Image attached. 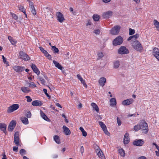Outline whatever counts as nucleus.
<instances>
[{
	"mask_svg": "<svg viewBox=\"0 0 159 159\" xmlns=\"http://www.w3.org/2000/svg\"><path fill=\"white\" fill-rule=\"evenodd\" d=\"M133 48L136 51L142 52L143 50V47L139 41H136L133 43L131 45Z\"/></svg>",
	"mask_w": 159,
	"mask_h": 159,
	"instance_id": "nucleus-1",
	"label": "nucleus"
},
{
	"mask_svg": "<svg viewBox=\"0 0 159 159\" xmlns=\"http://www.w3.org/2000/svg\"><path fill=\"white\" fill-rule=\"evenodd\" d=\"M123 38L121 36H119L114 39L112 42V44L115 46L120 45L123 43Z\"/></svg>",
	"mask_w": 159,
	"mask_h": 159,
	"instance_id": "nucleus-2",
	"label": "nucleus"
},
{
	"mask_svg": "<svg viewBox=\"0 0 159 159\" xmlns=\"http://www.w3.org/2000/svg\"><path fill=\"white\" fill-rule=\"evenodd\" d=\"M129 51L125 46H121L118 49V53L119 54H125L129 53Z\"/></svg>",
	"mask_w": 159,
	"mask_h": 159,
	"instance_id": "nucleus-3",
	"label": "nucleus"
},
{
	"mask_svg": "<svg viewBox=\"0 0 159 159\" xmlns=\"http://www.w3.org/2000/svg\"><path fill=\"white\" fill-rule=\"evenodd\" d=\"M120 27L119 26H116L114 27L110 31V33L113 35H117L119 32Z\"/></svg>",
	"mask_w": 159,
	"mask_h": 159,
	"instance_id": "nucleus-4",
	"label": "nucleus"
},
{
	"mask_svg": "<svg viewBox=\"0 0 159 159\" xmlns=\"http://www.w3.org/2000/svg\"><path fill=\"white\" fill-rule=\"evenodd\" d=\"M19 107V105L18 104L12 105L8 108L7 111L8 113H11L17 110Z\"/></svg>",
	"mask_w": 159,
	"mask_h": 159,
	"instance_id": "nucleus-5",
	"label": "nucleus"
},
{
	"mask_svg": "<svg viewBox=\"0 0 159 159\" xmlns=\"http://www.w3.org/2000/svg\"><path fill=\"white\" fill-rule=\"evenodd\" d=\"M20 58L22 59L25 61H27L30 59V57L25 52L20 51L19 52Z\"/></svg>",
	"mask_w": 159,
	"mask_h": 159,
	"instance_id": "nucleus-6",
	"label": "nucleus"
},
{
	"mask_svg": "<svg viewBox=\"0 0 159 159\" xmlns=\"http://www.w3.org/2000/svg\"><path fill=\"white\" fill-rule=\"evenodd\" d=\"M152 55L159 61V50L157 48H154L152 51Z\"/></svg>",
	"mask_w": 159,
	"mask_h": 159,
	"instance_id": "nucleus-7",
	"label": "nucleus"
},
{
	"mask_svg": "<svg viewBox=\"0 0 159 159\" xmlns=\"http://www.w3.org/2000/svg\"><path fill=\"white\" fill-rule=\"evenodd\" d=\"M95 151L98 155L99 157L101 158L102 159H105V157L103 154L102 151L99 148V147H97Z\"/></svg>",
	"mask_w": 159,
	"mask_h": 159,
	"instance_id": "nucleus-8",
	"label": "nucleus"
},
{
	"mask_svg": "<svg viewBox=\"0 0 159 159\" xmlns=\"http://www.w3.org/2000/svg\"><path fill=\"white\" fill-rule=\"evenodd\" d=\"M16 121L15 120H12L8 126V130L9 131H11L13 130L15 128L16 125Z\"/></svg>",
	"mask_w": 159,
	"mask_h": 159,
	"instance_id": "nucleus-9",
	"label": "nucleus"
},
{
	"mask_svg": "<svg viewBox=\"0 0 159 159\" xmlns=\"http://www.w3.org/2000/svg\"><path fill=\"white\" fill-rule=\"evenodd\" d=\"M57 20L60 22L62 23L65 20V19L62 14L60 12H57L56 13Z\"/></svg>",
	"mask_w": 159,
	"mask_h": 159,
	"instance_id": "nucleus-10",
	"label": "nucleus"
},
{
	"mask_svg": "<svg viewBox=\"0 0 159 159\" xmlns=\"http://www.w3.org/2000/svg\"><path fill=\"white\" fill-rule=\"evenodd\" d=\"M144 143V141L142 139L136 140L133 142V144L136 146H142Z\"/></svg>",
	"mask_w": 159,
	"mask_h": 159,
	"instance_id": "nucleus-11",
	"label": "nucleus"
},
{
	"mask_svg": "<svg viewBox=\"0 0 159 159\" xmlns=\"http://www.w3.org/2000/svg\"><path fill=\"white\" fill-rule=\"evenodd\" d=\"M134 102V100L132 98H129L125 100L122 101V104L124 106L129 105L132 104Z\"/></svg>",
	"mask_w": 159,
	"mask_h": 159,
	"instance_id": "nucleus-12",
	"label": "nucleus"
},
{
	"mask_svg": "<svg viewBox=\"0 0 159 159\" xmlns=\"http://www.w3.org/2000/svg\"><path fill=\"white\" fill-rule=\"evenodd\" d=\"M14 142L17 145H18L20 142V139L19 138V133L18 132L15 133L14 134Z\"/></svg>",
	"mask_w": 159,
	"mask_h": 159,
	"instance_id": "nucleus-13",
	"label": "nucleus"
},
{
	"mask_svg": "<svg viewBox=\"0 0 159 159\" xmlns=\"http://www.w3.org/2000/svg\"><path fill=\"white\" fill-rule=\"evenodd\" d=\"M39 48L41 51L44 54L46 57L48 59H51V56L48 54L47 51L45 50L42 47H40Z\"/></svg>",
	"mask_w": 159,
	"mask_h": 159,
	"instance_id": "nucleus-14",
	"label": "nucleus"
},
{
	"mask_svg": "<svg viewBox=\"0 0 159 159\" xmlns=\"http://www.w3.org/2000/svg\"><path fill=\"white\" fill-rule=\"evenodd\" d=\"M112 14V12L111 11H109L104 12L102 14L103 17L105 19H107L111 17Z\"/></svg>",
	"mask_w": 159,
	"mask_h": 159,
	"instance_id": "nucleus-15",
	"label": "nucleus"
},
{
	"mask_svg": "<svg viewBox=\"0 0 159 159\" xmlns=\"http://www.w3.org/2000/svg\"><path fill=\"white\" fill-rule=\"evenodd\" d=\"M62 129L64 134L66 135H68L70 134L71 132L69 129L65 125L62 127Z\"/></svg>",
	"mask_w": 159,
	"mask_h": 159,
	"instance_id": "nucleus-16",
	"label": "nucleus"
},
{
	"mask_svg": "<svg viewBox=\"0 0 159 159\" xmlns=\"http://www.w3.org/2000/svg\"><path fill=\"white\" fill-rule=\"evenodd\" d=\"M140 126V129H143L145 128H148V125L146 122L144 120L141 121L139 124Z\"/></svg>",
	"mask_w": 159,
	"mask_h": 159,
	"instance_id": "nucleus-17",
	"label": "nucleus"
},
{
	"mask_svg": "<svg viewBox=\"0 0 159 159\" xmlns=\"http://www.w3.org/2000/svg\"><path fill=\"white\" fill-rule=\"evenodd\" d=\"M98 82L100 85L102 87H103L106 83V79L105 77H101L99 80Z\"/></svg>",
	"mask_w": 159,
	"mask_h": 159,
	"instance_id": "nucleus-18",
	"label": "nucleus"
},
{
	"mask_svg": "<svg viewBox=\"0 0 159 159\" xmlns=\"http://www.w3.org/2000/svg\"><path fill=\"white\" fill-rule=\"evenodd\" d=\"M77 77L78 79L80 81L81 83L83 84L84 86L86 88H87V85L85 82V81L83 79L81 76L79 74H78L77 75Z\"/></svg>",
	"mask_w": 159,
	"mask_h": 159,
	"instance_id": "nucleus-19",
	"label": "nucleus"
},
{
	"mask_svg": "<svg viewBox=\"0 0 159 159\" xmlns=\"http://www.w3.org/2000/svg\"><path fill=\"white\" fill-rule=\"evenodd\" d=\"M14 70L17 72H21L25 69L23 67H21L19 66H15L13 67Z\"/></svg>",
	"mask_w": 159,
	"mask_h": 159,
	"instance_id": "nucleus-20",
	"label": "nucleus"
},
{
	"mask_svg": "<svg viewBox=\"0 0 159 159\" xmlns=\"http://www.w3.org/2000/svg\"><path fill=\"white\" fill-rule=\"evenodd\" d=\"M31 68L33 71L37 75H39L40 73L39 71L36 66L34 64H32Z\"/></svg>",
	"mask_w": 159,
	"mask_h": 159,
	"instance_id": "nucleus-21",
	"label": "nucleus"
},
{
	"mask_svg": "<svg viewBox=\"0 0 159 159\" xmlns=\"http://www.w3.org/2000/svg\"><path fill=\"white\" fill-rule=\"evenodd\" d=\"M32 105L34 106H41L43 105V103L40 101L35 100L32 102Z\"/></svg>",
	"mask_w": 159,
	"mask_h": 159,
	"instance_id": "nucleus-22",
	"label": "nucleus"
},
{
	"mask_svg": "<svg viewBox=\"0 0 159 159\" xmlns=\"http://www.w3.org/2000/svg\"><path fill=\"white\" fill-rule=\"evenodd\" d=\"M120 65V62L119 60H116L113 62V67L114 69H118Z\"/></svg>",
	"mask_w": 159,
	"mask_h": 159,
	"instance_id": "nucleus-23",
	"label": "nucleus"
},
{
	"mask_svg": "<svg viewBox=\"0 0 159 159\" xmlns=\"http://www.w3.org/2000/svg\"><path fill=\"white\" fill-rule=\"evenodd\" d=\"M7 125L4 123H0V129L5 133H6Z\"/></svg>",
	"mask_w": 159,
	"mask_h": 159,
	"instance_id": "nucleus-24",
	"label": "nucleus"
},
{
	"mask_svg": "<svg viewBox=\"0 0 159 159\" xmlns=\"http://www.w3.org/2000/svg\"><path fill=\"white\" fill-rule=\"evenodd\" d=\"M53 62L56 67H57L58 69H60L61 70H62L63 67L61 66V65L59 64V63L58 62H57L55 60H53Z\"/></svg>",
	"mask_w": 159,
	"mask_h": 159,
	"instance_id": "nucleus-25",
	"label": "nucleus"
},
{
	"mask_svg": "<svg viewBox=\"0 0 159 159\" xmlns=\"http://www.w3.org/2000/svg\"><path fill=\"white\" fill-rule=\"evenodd\" d=\"M40 112L41 116L42 118L47 121H49V119L48 118L47 116L45 115L43 112L41 110L40 111Z\"/></svg>",
	"mask_w": 159,
	"mask_h": 159,
	"instance_id": "nucleus-26",
	"label": "nucleus"
},
{
	"mask_svg": "<svg viewBox=\"0 0 159 159\" xmlns=\"http://www.w3.org/2000/svg\"><path fill=\"white\" fill-rule=\"evenodd\" d=\"M91 106L93 107V108L97 112H98L99 111V108L98 107V106L94 102H92L91 104Z\"/></svg>",
	"mask_w": 159,
	"mask_h": 159,
	"instance_id": "nucleus-27",
	"label": "nucleus"
},
{
	"mask_svg": "<svg viewBox=\"0 0 159 159\" xmlns=\"http://www.w3.org/2000/svg\"><path fill=\"white\" fill-rule=\"evenodd\" d=\"M8 38L12 45H15L17 43L16 41L13 39L11 36H8Z\"/></svg>",
	"mask_w": 159,
	"mask_h": 159,
	"instance_id": "nucleus-28",
	"label": "nucleus"
},
{
	"mask_svg": "<svg viewBox=\"0 0 159 159\" xmlns=\"http://www.w3.org/2000/svg\"><path fill=\"white\" fill-rule=\"evenodd\" d=\"M21 89L22 91L24 93H28L31 91L29 88L25 87H22Z\"/></svg>",
	"mask_w": 159,
	"mask_h": 159,
	"instance_id": "nucleus-29",
	"label": "nucleus"
},
{
	"mask_svg": "<svg viewBox=\"0 0 159 159\" xmlns=\"http://www.w3.org/2000/svg\"><path fill=\"white\" fill-rule=\"evenodd\" d=\"M21 120L22 122L25 125H27L29 123V121L27 118L25 117H22L21 118Z\"/></svg>",
	"mask_w": 159,
	"mask_h": 159,
	"instance_id": "nucleus-30",
	"label": "nucleus"
},
{
	"mask_svg": "<svg viewBox=\"0 0 159 159\" xmlns=\"http://www.w3.org/2000/svg\"><path fill=\"white\" fill-rule=\"evenodd\" d=\"M128 41L131 40L130 41V43L132 45L133 43L135 42L136 41H138V40H137L136 38H134L133 36H130L127 39Z\"/></svg>",
	"mask_w": 159,
	"mask_h": 159,
	"instance_id": "nucleus-31",
	"label": "nucleus"
},
{
	"mask_svg": "<svg viewBox=\"0 0 159 159\" xmlns=\"http://www.w3.org/2000/svg\"><path fill=\"white\" fill-rule=\"evenodd\" d=\"M110 101L111 103V106H113L116 105V99L115 98H111Z\"/></svg>",
	"mask_w": 159,
	"mask_h": 159,
	"instance_id": "nucleus-32",
	"label": "nucleus"
},
{
	"mask_svg": "<svg viewBox=\"0 0 159 159\" xmlns=\"http://www.w3.org/2000/svg\"><path fill=\"white\" fill-rule=\"evenodd\" d=\"M154 24L156 29L159 31V22L156 20L153 21Z\"/></svg>",
	"mask_w": 159,
	"mask_h": 159,
	"instance_id": "nucleus-33",
	"label": "nucleus"
},
{
	"mask_svg": "<svg viewBox=\"0 0 159 159\" xmlns=\"http://www.w3.org/2000/svg\"><path fill=\"white\" fill-rule=\"evenodd\" d=\"M54 140L57 144H59L61 143L59 137L57 135H54L53 136Z\"/></svg>",
	"mask_w": 159,
	"mask_h": 159,
	"instance_id": "nucleus-34",
	"label": "nucleus"
},
{
	"mask_svg": "<svg viewBox=\"0 0 159 159\" xmlns=\"http://www.w3.org/2000/svg\"><path fill=\"white\" fill-rule=\"evenodd\" d=\"M52 50L53 51L54 53H58L59 52L58 48L55 46H52Z\"/></svg>",
	"mask_w": 159,
	"mask_h": 159,
	"instance_id": "nucleus-35",
	"label": "nucleus"
},
{
	"mask_svg": "<svg viewBox=\"0 0 159 159\" xmlns=\"http://www.w3.org/2000/svg\"><path fill=\"white\" fill-rule=\"evenodd\" d=\"M119 152L121 156L124 157L125 156V151L123 149L121 148L119 149Z\"/></svg>",
	"mask_w": 159,
	"mask_h": 159,
	"instance_id": "nucleus-36",
	"label": "nucleus"
},
{
	"mask_svg": "<svg viewBox=\"0 0 159 159\" xmlns=\"http://www.w3.org/2000/svg\"><path fill=\"white\" fill-rule=\"evenodd\" d=\"M93 19L95 21H98L100 18L99 16L98 15H94L93 16Z\"/></svg>",
	"mask_w": 159,
	"mask_h": 159,
	"instance_id": "nucleus-37",
	"label": "nucleus"
},
{
	"mask_svg": "<svg viewBox=\"0 0 159 159\" xmlns=\"http://www.w3.org/2000/svg\"><path fill=\"white\" fill-rule=\"evenodd\" d=\"M28 84L29 85V86L30 87H36L34 83L32 82H29Z\"/></svg>",
	"mask_w": 159,
	"mask_h": 159,
	"instance_id": "nucleus-38",
	"label": "nucleus"
},
{
	"mask_svg": "<svg viewBox=\"0 0 159 159\" xmlns=\"http://www.w3.org/2000/svg\"><path fill=\"white\" fill-rule=\"evenodd\" d=\"M99 124L102 129L107 127L105 125L102 121L99 122Z\"/></svg>",
	"mask_w": 159,
	"mask_h": 159,
	"instance_id": "nucleus-39",
	"label": "nucleus"
},
{
	"mask_svg": "<svg viewBox=\"0 0 159 159\" xmlns=\"http://www.w3.org/2000/svg\"><path fill=\"white\" fill-rule=\"evenodd\" d=\"M140 126L139 125H136L134 128V131H138L140 129Z\"/></svg>",
	"mask_w": 159,
	"mask_h": 159,
	"instance_id": "nucleus-40",
	"label": "nucleus"
},
{
	"mask_svg": "<svg viewBox=\"0 0 159 159\" xmlns=\"http://www.w3.org/2000/svg\"><path fill=\"white\" fill-rule=\"evenodd\" d=\"M30 9L32 13L34 15H36V12L34 7L33 8H30Z\"/></svg>",
	"mask_w": 159,
	"mask_h": 159,
	"instance_id": "nucleus-41",
	"label": "nucleus"
},
{
	"mask_svg": "<svg viewBox=\"0 0 159 159\" xmlns=\"http://www.w3.org/2000/svg\"><path fill=\"white\" fill-rule=\"evenodd\" d=\"M102 130L103 131L104 133L108 136H110V133L108 131L107 129V127L106 128L103 129Z\"/></svg>",
	"mask_w": 159,
	"mask_h": 159,
	"instance_id": "nucleus-42",
	"label": "nucleus"
},
{
	"mask_svg": "<svg viewBox=\"0 0 159 159\" xmlns=\"http://www.w3.org/2000/svg\"><path fill=\"white\" fill-rule=\"evenodd\" d=\"M129 141V138L124 139V143L125 144H128Z\"/></svg>",
	"mask_w": 159,
	"mask_h": 159,
	"instance_id": "nucleus-43",
	"label": "nucleus"
},
{
	"mask_svg": "<svg viewBox=\"0 0 159 159\" xmlns=\"http://www.w3.org/2000/svg\"><path fill=\"white\" fill-rule=\"evenodd\" d=\"M43 91L44 92V93L46 95L47 97L49 99H50L51 98V96H50L47 93V90L46 89H43Z\"/></svg>",
	"mask_w": 159,
	"mask_h": 159,
	"instance_id": "nucleus-44",
	"label": "nucleus"
},
{
	"mask_svg": "<svg viewBox=\"0 0 159 159\" xmlns=\"http://www.w3.org/2000/svg\"><path fill=\"white\" fill-rule=\"evenodd\" d=\"M25 153L26 151L24 149H21L20 151V153L22 156L25 154Z\"/></svg>",
	"mask_w": 159,
	"mask_h": 159,
	"instance_id": "nucleus-45",
	"label": "nucleus"
},
{
	"mask_svg": "<svg viewBox=\"0 0 159 159\" xmlns=\"http://www.w3.org/2000/svg\"><path fill=\"white\" fill-rule=\"evenodd\" d=\"M98 59H101L104 56V55L102 52H100L98 53Z\"/></svg>",
	"mask_w": 159,
	"mask_h": 159,
	"instance_id": "nucleus-46",
	"label": "nucleus"
},
{
	"mask_svg": "<svg viewBox=\"0 0 159 159\" xmlns=\"http://www.w3.org/2000/svg\"><path fill=\"white\" fill-rule=\"evenodd\" d=\"M39 79L41 82V83L42 84H44L45 83V80L44 78L43 77H41L40 76L39 77Z\"/></svg>",
	"mask_w": 159,
	"mask_h": 159,
	"instance_id": "nucleus-47",
	"label": "nucleus"
},
{
	"mask_svg": "<svg viewBox=\"0 0 159 159\" xmlns=\"http://www.w3.org/2000/svg\"><path fill=\"white\" fill-rule=\"evenodd\" d=\"M18 8H19V10L22 11L23 13L25 12V9L24 8V7L23 6H19L18 7Z\"/></svg>",
	"mask_w": 159,
	"mask_h": 159,
	"instance_id": "nucleus-48",
	"label": "nucleus"
},
{
	"mask_svg": "<svg viewBox=\"0 0 159 159\" xmlns=\"http://www.w3.org/2000/svg\"><path fill=\"white\" fill-rule=\"evenodd\" d=\"M10 13L13 19L15 20H17V19L18 17L15 14L13 13L12 12H10Z\"/></svg>",
	"mask_w": 159,
	"mask_h": 159,
	"instance_id": "nucleus-49",
	"label": "nucleus"
},
{
	"mask_svg": "<svg viewBox=\"0 0 159 159\" xmlns=\"http://www.w3.org/2000/svg\"><path fill=\"white\" fill-rule=\"evenodd\" d=\"M129 34L131 35L134 34L135 32V30H134L130 28L129 29Z\"/></svg>",
	"mask_w": 159,
	"mask_h": 159,
	"instance_id": "nucleus-50",
	"label": "nucleus"
},
{
	"mask_svg": "<svg viewBox=\"0 0 159 159\" xmlns=\"http://www.w3.org/2000/svg\"><path fill=\"white\" fill-rule=\"evenodd\" d=\"M2 58L3 59V62L6 64L7 65V66H9L8 62L6 61V58L4 57V56L2 55Z\"/></svg>",
	"mask_w": 159,
	"mask_h": 159,
	"instance_id": "nucleus-51",
	"label": "nucleus"
},
{
	"mask_svg": "<svg viewBox=\"0 0 159 159\" xmlns=\"http://www.w3.org/2000/svg\"><path fill=\"white\" fill-rule=\"evenodd\" d=\"M93 33L97 35H98L100 34V31L99 29L95 30L93 31Z\"/></svg>",
	"mask_w": 159,
	"mask_h": 159,
	"instance_id": "nucleus-52",
	"label": "nucleus"
},
{
	"mask_svg": "<svg viewBox=\"0 0 159 159\" xmlns=\"http://www.w3.org/2000/svg\"><path fill=\"white\" fill-rule=\"evenodd\" d=\"M25 98H27V101L28 102H30L32 101V99L30 96H26Z\"/></svg>",
	"mask_w": 159,
	"mask_h": 159,
	"instance_id": "nucleus-53",
	"label": "nucleus"
},
{
	"mask_svg": "<svg viewBox=\"0 0 159 159\" xmlns=\"http://www.w3.org/2000/svg\"><path fill=\"white\" fill-rule=\"evenodd\" d=\"M143 133L147 134L148 131V128H145L142 130Z\"/></svg>",
	"mask_w": 159,
	"mask_h": 159,
	"instance_id": "nucleus-54",
	"label": "nucleus"
},
{
	"mask_svg": "<svg viewBox=\"0 0 159 159\" xmlns=\"http://www.w3.org/2000/svg\"><path fill=\"white\" fill-rule=\"evenodd\" d=\"M117 123L119 126H120L121 124V122L120 120L119 119L118 117H117Z\"/></svg>",
	"mask_w": 159,
	"mask_h": 159,
	"instance_id": "nucleus-55",
	"label": "nucleus"
},
{
	"mask_svg": "<svg viewBox=\"0 0 159 159\" xmlns=\"http://www.w3.org/2000/svg\"><path fill=\"white\" fill-rule=\"evenodd\" d=\"M26 116L27 117L29 118H30L31 116V112L29 111L27 112V113L26 114Z\"/></svg>",
	"mask_w": 159,
	"mask_h": 159,
	"instance_id": "nucleus-56",
	"label": "nucleus"
},
{
	"mask_svg": "<svg viewBox=\"0 0 159 159\" xmlns=\"http://www.w3.org/2000/svg\"><path fill=\"white\" fill-rule=\"evenodd\" d=\"M29 6L30 8H33L34 7V6L33 3L31 2L30 1H29Z\"/></svg>",
	"mask_w": 159,
	"mask_h": 159,
	"instance_id": "nucleus-57",
	"label": "nucleus"
},
{
	"mask_svg": "<svg viewBox=\"0 0 159 159\" xmlns=\"http://www.w3.org/2000/svg\"><path fill=\"white\" fill-rule=\"evenodd\" d=\"M132 36H133L134 38L137 39L139 37V35L138 34H136L135 35Z\"/></svg>",
	"mask_w": 159,
	"mask_h": 159,
	"instance_id": "nucleus-58",
	"label": "nucleus"
},
{
	"mask_svg": "<svg viewBox=\"0 0 159 159\" xmlns=\"http://www.w3.org/2000/svg\"><path fill=\"white\" fill-rule=\"evenodd\" d=\"M92 24V23L90 21H88L86 24V26H88V25H91Z\"/></svg>",
	"mask_w": 159,
	"mask_h": 159,
	"instance_id": "nucleus-59",
	"label": "nucleus"
},
{
	"mask_svg": "<svg viewBox=\"0 0 159 159\" xmlns=\"http://www.w3.org/2000/svg\"><path fill=\"white\" fill-rule=\"evenodd\" d=\"M18 149V148L17 147L14 146L13 147V150L14 151L17 152Z\"/></svg>",
	"mask_w": 159,
	"mask_h": 159,
	"instance_id": "nucleus-60",
	"label": "nucleus"
},
{
	"mask_svg": "<svg viewBox=\"0 0 159 159\" xmlns=\"http://www.w3.org/2000/svg\"><path fill=\"white\" fill-rule=\"evenodd\" d=\"M80 129L81 131L82 134L85 131L84 128L82 127H80Z\"/></svg>",
	"mask_w": 159,
	"mask_h": 159,
	"instance_id": "nucleus-61",
	"label": "nucleus"
},
{
	"mask_svg": "<svg viewBox=\"0 0 159 159\" xmlns=\"http://www.w3.org/2000/svg\"><path fill=\"white\" fill-rule=\"evenodd\" d=\"M80 129L81 131L82 134L85 131L84 128L82 127H80Z\"/></svg>",
	"mask_w": 159,
	"mask_h": 159,
	"instance_id": "nucleus-62",
	"label": "nucleus"
},
{
	"mask_svg": "<svg viewBox=\"0 0 159 159\" xmlns=\"http://www.w3.org/2000/svg\"><path fill=\"white\" fill-rule=\"evenodd\" d=\"M80 129L81 131L82 134L85 131L84 128L82 127H80Z\"/></svg>",
	"mask_w": 159,
	"mask_h": 159,
	"instance_id": "nucleus-63",
	"label": "nucleus"
},
{
	"mask_svg": "<svg viewBox=\"0 0 159 159\" xmlns=\"http://www.w3.org/2000/svg\"><path fill=\"white\" fill-rule=\"evenodd\" d=\"M129 137V134L128 133H126L124 135V138H126Z\"/></svg>",
	"mask_w": 159,
	"mask_h": 159,
	"instance_id": "nucleus-64",
	"label": "nucleus"
}]
</instances>
